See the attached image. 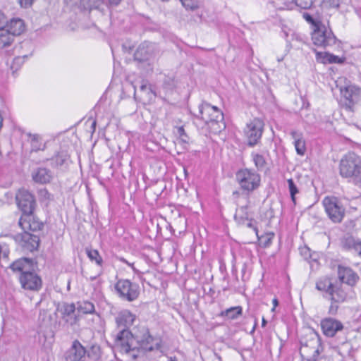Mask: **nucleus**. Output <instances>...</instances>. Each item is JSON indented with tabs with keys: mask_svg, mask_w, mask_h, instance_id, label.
<instances>
[{
	"mask_svg": "<svg viewBox=\"0 0 361 361\" xmlns=\"http://www.w3.org/2000/svg\"><path fill=\"white\" fill-rule=\"evenodd\" d=\"M23 197V194L20 191V190H18V193L16 194V204L18 205V207L22 210L23 209V207L21 206V199Z\"/></svg>",
	"mask_w": 361,
	"mask_h": 361,
	"instance_id": "50",
	"label": "nucleus"
},
{
	"mask_svg": "<svg viewBox=\"0 0 361 361\" xmlns=\"http://www.w3.org/2000/svg\"><path fill=\"white\" fill-rule=\"evenodd\" d=\"M32 180L37 184L47 185L52 182L54 178V172L47 167H37L31 173Z\"/></svg>",
	"mask_w": 361,
	"mask_h": 361,
	"instance_id": "19",
	"label": "nucleus"
},
{
	"mask_svg": "<svg viewBox=\"0 0 361 361\" xmlns=\"http://www.w3.org/2000/svg\"><path fill=\"white\" fill-rule=\"evenodd\" d=\"M273 303V308L271 309L272 312L275 311V308L279 305V302L276 298H274L272 301Z\"/></svg>",
	"mask_w": 361,
	"mask_h": 361,
	"instance_id": "57",
	"label": "nucleus"
},
{
	"mask_svg": "<svg viewBox=\"0 0 361 361\" xmlns=\"http://www.w3.org/2000/svg\"><path fill=\"white\" fill-rule=\"evenodd\" d=\"M243 314V307L241 306H235L222 310L219 316L227 319H235Z\"/></svg>",
	"mask_w": 361,
	"mask_h": 361,
	"instance_id": "26",
	"label": "nucleus"
},
{
	"mask_svg": "<svg viewBox=\"0 0 361 361\" xmlns=\"http://www.w3.org/2000/svg\"><path fill=\"white\" fill-rule=\"evenodd\" d=\"M322 5L326 8L339 7L338 0H322Z\"/></svg>",
	"mask_w": 361,
	"mask_h": 361,
	"instance_id": "47",
	"label": "nucleus"
},
{
	"mask_svg": "<svg viewBox=\"0 0 361 361\" xmlns=\"http://www.w3.org/2000/svg\"><path fill=\"white\" fill-rule=\"evenodd\" d=\"M220 270L223 273L224 271L226 272V265L224 263H221L220 265Z\"/></svg>",
	"mask_w": 361,
	"mask_h": 361,
	"instance_id": "61",
	"label": "nucleus"
},
{
	"mask_svg": "<svg viewBox=\"0 0 361 361\" xmlns=\"http://www.w3.org/2000/svg\"><path fill=\"white\" fill-rule=\"evenodd\" d=\"M295 4L299 7L301 10L309 11L302 12L303 13H307L309 15L314 14L315 12L320 13L314 5V0H293Z\"/></svg>",
	"mask_w": 361,
	"mask_h": 361,
	"instance_id": "25",
	"label": "nucleus"
},
{
	"mask_svg": "<svg viewBox=\"0 0 361 361\" xmlns=\"http://www.w3.org/2000/svg\"><path fill=\"white\" fill-rule=\"evenodd\" d=\"M78 310L84 314H94L95 312L94 304L87 300L78 302Z\"/></svg>",
	"mask_w": 361,
	"mask_h": 361,
	"instance_id": "35",
	"label": "nucleus"
},
{
	"mask_svg": "<svg viewBox=\"0 0 361 361\" xmlns=\"http://www.w3.org/2000/svg\"><path fill=\"white\" fill-rule=\"evenodd\" d=\"M254 221V219L252 218H249V220L247 221V223L246 224L248 228H253L254 231H255L256 234L257 235V233H258V229L256 226H255L252 224V221Z\"/></svg>",
	"mask_w": 361,
	"mask_h": 361,
	"instance_id": "52",
	"label": "nucleus"
},
{
	"mask_svg": "<svg viewBox=\"0 0 361 361\" xmlns=\"http://www.w3.org/2000/svg\"><path fill=\"white\" fill-rule=\"evenodd\" d=\"M341 95L345 99L346 108L353 110L354 105L361 102V89L355 85H348L341 89Z\"/></svg>",
	"mask_w": 361,
	"mask_h": 361,
	"instance_id": "17",
	"label": "nucleus"
},
{
	"mask_svg": "<svg viewBox=\"0 0 361 361\" xmlns=\"http://www.w3.org/2000/svg\"><path fill=\"white\" fill-rule=\"evenodd\" d=\"M9 254V249L8 245L5 243H0V259H8Z\"/></svg>",
	"mask_w": 361,
	"mask_h": 361,
	"instance_id": "45",
	"label": "nucleus"
},
{
	"mask_svg": "<svg viewBox=\"0 0 361 361\" xmlns=\"http://www.w3.org/2000/svg\"><path fill=\"white\" fill-rule=\"evenodd\" d=\"M36 208L37 202L35 196L28 190H24V216H32Z\"/></svg>",
	"mask_w": 361,
	"mask_h": 361,
	"instance_id": "23",
	"label": "nucleus"
},
{
	"mask_svg": "<svg viewBox=\"0 0 361 361\" xmlns=\"http://www.w3.org/2000/svg\"><path fill=\"white\" fill-rule=\"evenodd\" d=\"M190 166H191V163L185 164L183 165V172H184V175H185V178H187L189 175L188 169L190 167Z\"/></svg>",
	"mask_w": 361,
	"mask_h": 361,
	"instance_id": "55",
	"label": "nucleus"
},
{
	"mask_svg": "<svg viewBox=\"0 0 361 361\" xmlns=\"http://www.w3.org/2000/svg\"><path fill=\"white\" fill-rule=\"evenodd\" d=\"M8 24V18L6 15L0 11V29L5 28Z\"/></svg>",
	"mask_w": 361,
	"mask_h": 361,
	"instance_id": "48",
	"label": "nucleus"
},
{
	"mask_svg": "<svg viewBox=\"0 0 361 361\" xmlns=\"http://www.w3.org/2000/svg\"><path fill=\"white\" fill-rule=\"evenodd\" d=\"M86 348H85L78 340H75L71 348L64 355L65 361H82L86 355Z\"/></svg>",
	"mask_w": 361,
	"mask_h": 361,
	"instance_id": "20",
	"label": "nucleus"
},
{
	"mask_svg": "<svg viewBox=\"0 0 361 361\" xmlns=\"http://www.w3.org/2000/svg\"><path fill=\"white\" fill-rule=\"evenodd\" d=\"M86 355L89 359L93 361H97L101 358L102 350L99 345L92 344L88 348H86Z\"/></svg>",
	"mask_w": 361,
	"mask_h": 361,
	"instance_id": "32",
	"label": "nucleus"
},
{
	"mask_svg": "<svg viewBox=\"0 0 361 361\" xmlns=\"http://www.w3.org/2000/svg\"><path fill=\"white\" fill-rule=\"evenodd\" d=\"M288 190L290 192V198L292 202L295 204L296 203V194L299 193V190L294 180L292 178H290L287 180Z\"/></svg>",
	"mask_w": 361,
	"mask_h": 361,
	"instance_id": "37",
	"label": "nucleus"
},
{
	"mask_svg": "<svg viewBox=\"0 0 361 361\" xmlns=\"http://www.w3.org/2000/svg\"><path fill=\"white\" fill-rule=\"evenodd\" d=\"M325 212L335 224L341 223L345 214V208L342 200L335 196H326L322 200Z\"/></svg>",
	"mask_w": 361,
	"mask_h": 361,
	"instance_id": "8",
	"label": "nucleus"
},
{
	"mask_svg": "<svg viewBox=\"0 0 361 361\" xmlns=\"http://www.w3.org/2000/svg\"><path fill=\"white\" fill-rule=\"evenodd\" d=\"M232 262H235V258L233 259ZM231 272H232L233 276H235V280L238 281V276H237V268L235 267V263H233Z\"/></svg>",
	"mask_w": 361,
	"mask_h": 361,
	"instance_id": "53",
	"label": "nucleus"
},
{
	"mask_svg": "<svg viewBox=\"0 0 361 361\" xmlns=\"http://www.w3.org/2000/svg\"><path fill=\"white\" fill-rule=\"evenodd\" d=\"M13 41L12 34L5 28L0 29V48L3 49L11 45Z\"/></svg>",
	"mask_w": 361,
	"mask_h": 361,
	"instance_id": "31",
	"label": "nucleus"
},
{
	"mask_svg": "<svg viewBox=\"0 0 361 361\" xmlns=\"http://www.w3.org/2000/svg\"><path fill=\"white\" fill-rule=\"evenodd\" d=\"M264 130V123L259 118H254L247 124L245 133L249 147L255 146L260 140Z\"/></svg>",
	"mask_w": 361,
	"mask_h": 361,
	"instance_id": "14",
	"label": "nucleus"
},
{
	"mask_svg": "<svg viewBox=\"0 0 361 361\" xmlns=\"http://www.w3.org/2000/svg\"><path fill=\"white\" fill-rule=\"evenodd\" d=\"M338 277L339 282L336 281V284H347L350 287H345L346 288H350L351 291L349 292V295L353 293V287L355 286L359 280V276L351 268L338 265ZM350 297V295L348 298Z\"/></svg>",
	"mask_w": 361,
	"mask_h": 361,
	"instance_id": "15",
	"label": "nucleus"
},
{
	"mask_svg": "<svg viewBox=\"0 0 361 361\" xmlns=\"http://www.w3.org/2000/svg\"><path fill=\"white\" fill-rule=\"evenodd\" d=\"M135 319V315L129 310H125L120 312L116 317V323L120 331H130L129 328L133 324Z\"/></svg>",
	"mask_w": 361,
	"mask_h": 361,
	"instance_id": "21",
	"label": "nucleus"
},
{
	"mask_svg": "<svg viewBox=\"0 0 361 361\" xmlns=\"http://www.w3.org/2000/svg\"><path fill=\"white\" fill-rule=\"evenodd\" d=\"M187 10L195 11L199 8V0H180Z\"/></svg>",
	"mask_w": 361,
	"mask_h": 361,
	"instance_id": "40",
	"label": "nucleus"
},
{
	"mask_svg": "<svg viewBox=\"0 0 361 361\" xmlns=\"http://www.w3.org/2000/svg\"><path fill=\"white\" fill-rule=\"evenodd\" d=\"M300 345L299 353L302 361H317L324 349L322 338L314 329H309L306 334L301 336Z\"/></svg>",
	"mask_w": 361,
	"mask_h": 361,
	"instance_id": "4",
	"label": "nucleus"
},
{
	"mask_svg": "<svg viewBox=\"0 0 361 361\" xmlns=\"http://www.w3.org/2000/svg\"><path fill=\"white\" fill-rule=\"evenodd\" d=\"M302 18L311 25V39L314 45L326 49L339 41L330 26H326L322 23L321 13L315 12L312 15L303 13Z\"/></svg>",
	"mask_w": 361,
	"mask_h": 361,
	"instance_id": "2",
	"label": "nucleus"
},
{
	"mask_svg": "<svg viewBox=\"0 0 361 361\" xmlns=\"http://www.w3.org/2000/svg\"><path fill=\"white\" fill-rule=\"evenodd\" d=\"M157 341L148 328L143 329L141 334L136 336L130 331L123 330L118 331L116 336L114 348L135 360L144 357L149 352L159 350L161 344Z\"/></svg>",
	"mask_w": 361,
	"mask_h": 361,
	"instance_id": "1",
	"label": "nucleus"
},
{
	"mask_svg": "<svg viewBox=\"0 0 361 361\" xmlns=\"http://www.w3.org/2000/svg\"><path fill=\"white\" fill-rule=\"evenodd\" d=\"M273 236H274V233L268 234L267 235V240L264 243V247H267V246H269L271 244V239H272Z\"/></svg>",
	"mask_w": 361,
	"mask_h": 361,
	"instance_id": "54",
	"label": "nucleus"
},
{
	"mask_svg": "<svg viewBox=\"0 0 361 361\" xmlns=\"http://www.w3.org/2000/svg\"><path fill=\"white\" fill-rule=\"evenodd\" d=\"M26 143L29 145L27 148L24 158L36 164L35 154L39 151H44L47 149V143L43 142L42 137L37 133H26Z\"/></svg>",
	"mask_w": 361,
	"mask_h": 361,
	"instance_id": "13",
	"label": "nucleus"
},
{
	"mask_svg": "<svg viewBox=\"0 0 361 361\" xmlns=\"http://www.w3.org/2000/svg\"><path fill=\"white\" fill-rule=\"evenodd\" d=\"M296 152L300 156H303L306 152L305 141L302 138L293 142Z\"/></svg>",
	"mask_w": 361,
	"mask_h": 361,
	"instance_id": "39",
	"label": "nucleus"
},
{
	"mask_svg": "<svg viewBox=\"0 0 361 361\" xmlns=\"http://www.w3.org/2000/svg\"><path fill=\"white\" fill-rule=\"evenodd\" d=\"M235 179L240 189L247 195L257 190L261 184L260 175L254 169L247 168L238 170L235 173Z\"/></svg>",
	"mask_w": 361,
	"mask_h": 361,
	"instance_id": "7",
	"label": "nucleus"
},
{
	"mask_svg": "<svg viewBox=\"0 0 361 361\" xmlns=\"http://www.w3.org/2000/svg\"><path fill=\"white\" fill-rule=\"evenodd\" d=\"M140 91L145 95L149 102L154 101L157 97L155 87L144 81L140 86Z\"/></svg>",
	"mask_w": 361,
	"mask_h": 361,
	"instance_id": "29",
	"label": "nucleus"
},
{
	"mask_svg": "<svg viewBox=\"0 0 361 361\" xmlns=\"http://www.w3.org/2000/svg\"><path fill=\"white\" fill-rule=\"evenodd\" d=\"M100 5V0H80V6L84 10L91 11L97 8Z\"/></svg>",
	"mask_w": 361,
	"mask_h": 361,
	"instance_id": "36",
	"label": "nucleus"
},
{
	"mask_svg": "<svg viewBox=\"0 0 361 361\" xmlns=\"http://www.w3.org/2000/svg\"><path fill=\"white\" fill-rule=\"evenodd\" d=\"M316 55V61L323 64H343L345 61V57H339L329 52H322L314 49Z\"/></svg>",
	"mask_w": 361,
	"mask_h": 361,
	"instance_id": "22",
	"label": "nucleus"
},
{
	"mask_svg": "<svg viewBox=\"0 0 361 361\" xmlns=\"http://www.w3.org/2000/svg\"><path fill=\"white\" fill-rule=\"evenodd\" d=\"M24 267L25 265L29 267V270H24V289L34 291H39L42 286L41 277L35 273L37 269V262L35 258L24 257Z\"/></svg>",
	"mask_w": 361,
	"mask_h": 361,
	"instance_id": "9",
	"label": "nucleus"
},
{
	"mask_svg": "<svg viewBox=\"0 0 361 361\" xmlns=\"http://www.w3.org/2000/svg\"><path fill=\"white\" fill-rule=\"evenodd\" d=\"M114 290L116 295L123 300L133 302L136 300L140 293L137 283L132 282L129 279H118L114 284Z\"/></svg>",
	"mask_w": 361,
	"mask_h": 361,
	"instance_id": "10",
	"label": "nucleus"
},
{
	"mask_svg": "<svg viewBox=\"0 0 361 361\" xmlns=\"http://www.w3.org/2000/svg\"><path fill=\"white\" fill-rule=\"evenodd\" d=\"M118 260H119L120 262H123V263L126 264H128L130 263V262H128L125 258H123V257H119V258H118Z\"/></svg>",
	"mask_w": 361,
	"mask_h": 361,
	"instance_id": "62",
	"label": "nucleus"
},
{
	"mask_svg": "<svg viewBox=\"0 0 361 361\" xmlns=\"http://www.w3.org/2000/svg\"><path fill=\"white\" fill-rule=\"evenodd\" d=\"M316 288L325 293L324 298L336 302H345L351 291L350 288H346L342 284L333 283L328 277L319 279L316 283Z\"/></svg>",
	"mask_w": 361,
	"mask_h": 361,
	"instance_id": "6",
	"label": "nucleus"
},
{
	"mask_svg": "<svg viewBox=\"0 0 361 361\" xmlns=\"http://www.w3.org/2000/svg\"><path fill=\"white\" fill-rule=\"evenodd\" d=\"M37 194L40 201L51 200L52 195L47 188L39 189Z\"/></svg>",
	"mask_w": 361,
	"mask_h": 361,
	"instance_id": "44",
	"label": "nucleus"
},
{
	"mask_svg": "<svg viewBox=\"0 0 361 361\" xmlns=\"http://www.w3.org/2000/svg\"><path fill=\"white\" fill-rule=\"evenodd\" d=\"M75 311V305L74 303H64L63 309V317H69Z\"/></svg>",
	"mask_w": 361,
	"mask_h": 361,
	"instance_id": "42",
	"label": "nucleus"
},
{
	"mask_svg": "<svg viewBox=\"0 0 361 361\" xmlns=\"http://www.w3.org/2000/svg\"><path fill=\"white\" fill-rule=\"evenodd\" d=\"M331 301V305L329 307L328 313L331 315H336L338 312V310L339 308V303H342L343 302H336V301Z\"/></svg>",
	"mask_w": 361,
	"mask_h": 361,
	"instance_id": "46",
	"label": "nucleus"
},
{
	"mask_svg": "<svg viewBox=\"0 0 361 361\" xmlns=\"http://www.w3.org/2000/svg\"><path fill=\"white\" fill-rule=\"evenodd\" d=\"M29 219H24V223L27 222L28 224V228L32 231H42L44 228V224L42 221H40L39 219L34 215V214L30 216H27Z\"/></svg>",
	"mask_w": 361,
	"mask_h": 361,
	"instance_id": "30",
	"label": "nucleus"
},
{
	"mask_svg": "<svg viewBox=\"0 0 361 361\" xmlns=\"http://www.w3.org/2000/svg\"><path fill=\"white\" fill-rule=\"evenodd\" d=\"M247 267L246 264H244L243 267H242V269H241L242 280L243 281H247L249 279L250 274H247Z\"/></svg>",
	"mask_w": 361,
	"mask_h": 361,
	"instance_id": "49",
	"label": "nucleus"
},
{
	"mask_svg": "<svg viewBox=\"0 0 361 361\" xmlns=\"http://www.w3.org/2000/svg\"><path fill=\"white\" fill-rule=\"evenodd\" d=\"M6 26L13 37L20 35L23 32V20L20 18L11 19Z\"/></svg>",
	"mask_w": 361,
	"mask_h": 361,
	"instance_id": "27",
	"label": "nucleus"
},
{
	"mask_svg": "<svg viewBox=\"0 0 361 361\" xmlns=\"http://www.w3.org/2000/svg\"><path fill=\"white\" fill-rule=\"evenodd\" d=\"M69 160L70 155L68 154L67 151L60 149L56 151L50 158H47L43 160L37 159V161H36V164L49 161V166L55 171L56 176H59L68 170Z\"/></svg>",
	"mask_w": 361,
	"mask_h": 361,
	"instance_id": "12",
	"label": "nucleus"
},
{
	"mask_svg": "<svg viewBox=\"0 0 361 361\" xmlns=\"http://www.w3.org/2000/svg\"><path fill=\"white\" fill-rule=\"evenodd\" d=\"M340 174L361 186V158L354 152H348L341 160Z\"/></svg>",
	"mask_w": 361,
	"mask_h": 361,
	"instance_id": "5",
	"label": "nucleus"
},
{
	"mask_svg": "<svg viewBox=\"0 0 361 361\" xmlns=\"http://www.w3.org/2000/svg\"><path fill=\"white\" fill-rule=\"evenodd\" d=\"M290 134L294 141H296L297 140H301L302 138V134L296 130H292Z\"/></svg>",
	"mask_w": 361,
	"mask_h": 361,
	"instance_id": "51",
	"label": "nucleus"
},
{
	"mask_svg": "<svg viewBox=\"0 0 361 361\" xmlns=\"http://www.w3.org/2000/svg\"><path fill=\"white\" fill-rule=\"evenodd\" d=\"M252 157L255 165L257 169H262L266 166L267 161L263 155L257 153H252Z\"/></svg>",
	"mask_w": 361,
	"mask_h": 361,
	"instance_id": "38",
	"label": "nucleus"
},
{
	"mask_svg": "<svg viewBox=\"0 0 361 361\" xmlns=\"http://www.w3.org/2000/svg\"><path fill=\"white\" fill-rule=\"evenodd\" d=\"M310 252V250L307 247H305L302 250V254L305 256V258L307 259V253Z\"/></svg>",
	"mask_w": 361,
	"mask_h": 361,
	"instance_id": "59",
	"label": "nucleus"
},
{
	"mask_svg": "<svg viewBox=\"0 0 361 361\" xmlns=\"http://www.w3.org/2000/svg\"><path fill=\"white\" fill-rule=\"evenodd\" d=\"M199 114L195 115L196 125L206 127L209 133L218 134L226 128L224 114L216 106L203 102L199 105Z\"/></svg>",
	"mask_w": 361,
	"mask_h": 361,
	"instance_id": "3",
	"label": "nucleus"
},
{
	"mask_svg": "<svg viewBox=\"0 0 361 361\" xmlns=\"http://www.w3.org/2000/svg\"><path fill=\"white\" fill-rule=\"evenodd\" d=\"M323 334L328 338L334 337L336 334L344 329L343 323L333 317L323 318L320 322Z\"/></svg>",
	"mask_w": 361,
	"mask_h": 361,
	"instance_id": "18",
	"label": "nucleus"
},
{
	"mask_svg": "<svg viewBox=\"0 0 361 361\" xmlns=\"http://www.w3.org/2000/svg\"><path fill=\"white\" fill-rule=\"evenodd\" d=\"M168 361H178V359L176 356L173 357H168Z\"/></svg>",
	"mask_w": 361,
	"mask_h": 361,
	"instance_id": "63",
	"label": "nucleus"
},
{
	"mask_svg": "<svg viewBox=\"0 0 361 361\" xmlns=\"http://www.w3.org/2000/svg\"><path fill=\"white\" fill-rule=\"evenodd\" d=\"M25 46L29 47L30 49H32L33 45L31 41H27L25 42Z\"/></svg>",
	"mask_w": 361,
	"mask_h": 361,
	"instance_id": "64",
	"label": "nucleus"
},
{
	"mask_svg": "<svg viewBox=\"0 0 361 361\" xmlns=\"http://www.w3.org/2000/svg\"><path fill=\"white\" fill-rule=\"evenodd\" d=\"M39 237L37 235L31 234L24 230V250H28L30 252L37 250L39 245Z\"/></svg>",
	"mask_w": 361,
	"mask_h": 361,
	"instance_id": "24",
	"label": "nucleus"
},
{
	"mask_svg": "<svg viewBox=\"0 0 361 361\" xmlns=\"http://www.w3.org/2000/svg\"><path fill=\"white\" fill-rule=\"evenodd\" d=\"M35 0H24V8L31 6Z\"/></svg>",
	"mask_w": 361,
	"mask_h": 361,
	"instance_id": "58",
	"label": "nucleus"
},
{
	"mask_svg": "<svg viewBox=\"0 0 361 361\" xmlns=\"http://www.w3.org/2000/svg\"><path fill=\"white\" fill-rule=\"evenodd\" d=\"M257 325V319L255 320V324H254V326L252 329V330L250 331V334H253L255 331V329H256V326Z\"/></svg>",
	"mask_w": 361,
	"mask_h": 361,
	"instance_id": "60",
	"label": "nucleus"
},
{
	"mask_svg": "<svg viewBox=\"0 0 361 361\" xmlns=\"http://www.w3.org/2000/svg\"><path fill=\"white\" fill-rule=\"evenodd\" d=\"M9 268L13 274L18 276L19 281L23 286V258L14 261L10 264Z\"/></svg>",
	"mask_w": 361,
	"mask_h": 361,
	"instance_id": "33",
	"label": "nucleus"
},
{
	"mask_svg": "<svg viewBox=\"0 0 361 361\" xmlns=\"http://www.w3.org/2000/svg\"><path fill=\"white\" fill-rule=\"evenodd\" d=\"M340 246L343 250L361 258V238L347 233L341 238Z\"/></svg>",
	"mask_w": 361,
	"mask_h": 361,
	"instance_id": "16",
	"label": "nucleus"
},
{
	"mask_svg": "<svg viewBox=\"0 0 361 361\" xmlns=\"http://www.w3.org/2000/svg\"><path fill=\"white\" fill-rule=\"evenodd\" d=\"M177 134L178 135L179 140L182 143L188 144L189 137L185 131L183 126L178 127L177 129Z\"/></svg>",
	"mask_w": 361,
	"mask_h": 361,
	"instance_id": "43",
	"label": "nucleus"
},
{
	"mask_svg": "<svg viewBox=\"0 0 361 361\" xmlns=\"http://www.w3.org/2000/svg\"><path fill=\"white\" fill-rule=\"evenodd\" d=\"M152 56V46L145 42L139 45L134 53L133 57L134 60L137 63V68L142 69L146 73H148L153 71V65L151 63Z\"/></svg>",
	"mask_w": 361,
	"mask_h": 361,
	"instance_id": "11",
	"label": "nucleus"
},
{
	"mask_svg": "<svg viewBox=\"0 0 361 361\" xmlns=\"http://www.w3.org/2000/svg\"><path fill=\"white\" fill-rule=\"evenodd\" d=\"M176 82L173 76H165L163 80V87L167 90H172L175 87Z\"/></svg>",
	"mask_w": 361,
	"mask_h": 361,
	"instance_id": "41",
	"label": "nucleus"
},
{
	"mask_svg": "<svg viewBox=\"0 0 361 361\" xmlns=\"http://www.w3.org/2000/svg\"><path fill=\"white\" fill-rule=\"evenodd\" d=\"M248 206H242L236 209L234 219L239 225H244L249 220L250 215L247 212Z\"/></svg>",
	"mask_w": 361,
	"mask_h": 361,
	"instance_id": "28",
	"label": "nucleus"
},
{
	"mask_svg": "<svg viewBox=\"0 0 361 361\" xmlns=\"http://www.w3.org/2000/svg\"><path fill=\"white\" fill-rule=\"evenodd\" d=\"M86 254L92 262H95L98 266H102L103 259L97 250L86 247Z\"/></svg>",
	"mask_w": 361,
	"mask_h": 361,
	"instance_id": "34",
	"label": "nucleus"
},
{
	"mask_svg": "<svg viewBox=\"0 0 361 361\" xmlns=\"http://www.w3.org/2000/svg\"><path fill=\"white\" fill-rule=\"evenodd\" d=\"M106 1L110 6H118L121 1V0H106Z\"/></svg>",
	"mask_w": 361,
	"mask_h": 361,
	"instance_id": "56",
	"label": "nucleus"
}]
</instances>
